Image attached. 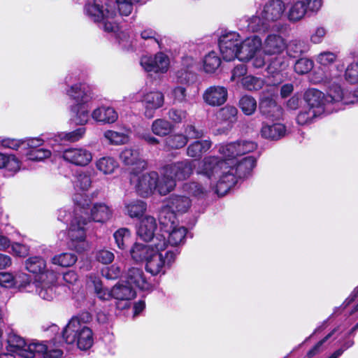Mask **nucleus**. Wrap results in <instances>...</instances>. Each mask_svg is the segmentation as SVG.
Returning <instances> with one entry per match:
<instances>
[{
  "label": "nucleus",
  "mask_w": 358,
  "mask_h": 358,
  "mask_svg": "<svg viewBox=\"0 0 358 358\" xmlns=\"http://www.w3.org/2000/svg\"><path fill=\"white\" fill-rule=\"evenodd\" d=\"M241 84L243 88L246 90L257 91L263 87L264 81L260 78L248 75L241 78Z\"/></svg>",
  "instance_id": "nucleus-50"
},
{
  "label": "nucleus",
  "mask_w": 358,
  "mask_h": 358,
  "mask_svg": "<svg viewBox=\"0 0 358 358\" xmlns=\"http://www.w3.org/2000/svg\"><path fill=\"white\" fill-rule=\"evenodd\" d=\"M196 173L203 177L201 182L191 181L182 186V192L196 199L205 198L209 192L215 190L217 194L222 192L223 185L220 182L219 157L215 156L205 157L198 162Z\"/></svg>",
  "instance_id": "nucleus-4"
},
{
  "label": "nucleus",
  "mask_w": 358,
  "mask_h": 358,
  "mask_svg": "<svg viewBox=\"0 0 358 358\" xmlns=\"http://www.w3.org/2000/svg\"><path fill=\"white\" fill-rule=\"evenodd\" d=\"M86 132L85 127H79L70 132H61L55 136V142L61 141H66L71 143H75L83 138Z\"/></svg>",
  "instance_id": "nucleus-43"
},
{
  "label": "nucleus",
  "mask_w": 358,
  "mask_h": 358,
  "mask_svg": "<svg viewBox=\"0 0 358 358\" xmlns=\"http://www.w3.org/2000/svg\"><path fill=\"white\" fill-rule=\"evenodd\" d=\"M239 106L245 115H250L256 110L257 101L252 96L245 95L240 99Z\"/></svg>",
  "instance_id": "nucleus-54"
},
{
  "label": "nucleus",
  "mask_w": 358,
  "mask_h": 358,
  "mask_svg": "<svg viewBox=\"0 0 358 358\" xmlns=\"http://www.w3.org/2000/svg\"><path fill=\"white\" fill-rule=\"evenodd\" d=\"M91 185L92 177L90 172L81 171L75 176L73 186L76 190L86 192L91 187Z\"/></svg>",
  "instance_id": "nucleus-44"
},
{
  "label": "nucleus",
  "mask_w": 358,
  "mask_h": 358,
  "mask_svg": "<svg viewBox=\"0 0 358 358\" xmlns=\"http://www.w3.org/2000/svg\"><path fill=\"white\" fill-rule=\"evenodd\" d=\"M120 159L126 166H135L138 169L146 168V162L138 149L124 148L120 154Z\"/></svg>",
  "instance_id": "nucleus-25"
},
{
  "label": "nucleus",
  "mask_w": 358,
  "mask_h": 358,
  "mask_svg": "<svg viewBox=\"0 0 358 358\" xmlns=\"http://www.w3.org/2000/svg\"><path fill=\"white\" fill-rule=\"evenodd\" d=\"M104 138L113 145H122L129 142V136L124 133L107 130L103 133Z\"/></svg>",
  "instance_id": "nucleus-52"
},
{
  "label": "nucleus",
  "mask_w": 358,
  "mask_h": 358,
  "mask_svg": "<svg viewBox=\"0 0 358 358\" xmlns=\"http://www.w3.org/2000/svg\"><path fill=\"white\" fill-rule=\"evenodd\" d=\"M76 261L77 257L69 252L55 255L52 258V263L61 267H71L74 265Z\"/></svg>",
  "instance_id": "nucleus-51"
},
{
  "label": "nucleus",
  "mask_w": 358,
  "mask_h": 358,
  "mask_svg": "<svg viewBox=\"0 0 358 358\" xmlns=\"http://www.w3.org/2000/svg\"><path fill=\"white\" fill-rule=\"evenodd\" d=\"M303 99L306 103V106L320 115L324 113H329L336 110L329 107L324 94L318 90L308 89L306 91Z\"/></svg>",
  "instance_id": "nucleus-16"
},
{
  "label": "nucleus",
  "mask_w": 358,
  "mask_h": 358,
  "mask_svg": "<svg viewBox=\"0 0 358 358\" xmlns=\"http://www.w3.org/2000/svg\"><path fill=\"white\" fill-rule=\"evenodd\" d=\"M159 273V270H128L127 274L121 277V282L113 287V299L126 301L124 308L128 307V301L136 296L131 285L142 291L150 292L155 287V277Z\"/></svg>",
  "instance_id": "nucleus-6"
},
{
  "label": "nucleus",
  "mask_w": 358,
  "mask_h": 358,
  "mask_svg": "<svg viewBox=\"0 0 358 358\" xmlns=\"http://www.w3.org/2000/svg\"><path fill=\"white\" fill-rule=\"evenodd\" d=\"M187 136L182 134H171L165 139L166 146L171 150L182 148L187 145Z\"/></svg>",
  "instance_id": "nucleus-45"
},
{
  "label": "nucleus",
  "mask_w": 358,
  "mask_h": 358,
  "mask_svg": "<svg viewBox=\"0 0 358 358\" xmlns=\"http://www.w3.org/2000/svg\"><path fill=\"white\" fill-rule=\"evenodd\" d=\"M140 36L142 39L148 41L149 44L161 48V37L154 29L145 28L140 32Z\"/></svg>",
  "instance_id": "nucleus-55"
},
{
  "label": "nucleus",
  "mask_w": 358,
  "mask_h": 358,
  "mask_svg": "<svg viewBox=\"0 0 358 358\" xmlns=\"http://www.w3.org/2000/svg\"><path fill=\"white\" fill-rule=\"evenodd\" d=\"M286 133V128L284 124L274 123L269 124L264 123L261 129V135L263 138L270 140H278L283 137Z\"/></svg>",
  "instance_id": "nucleus-32"
},
{
  "label": "nucleus",
  "mask_w": 358,
  "mask_h": 358,
  "mask_svg": "<svg viewBox=\"0 0 358 358\" xmlns=\"http://www.w3.org/2000/svg\"><path fill=\"white\" fill-rule=\"evenodd\" d=\"M176 187V182L175 179L166 172V169L164 167L161 176H159L158 181L156 182L155 191L162 196H165L174 190Z\"/></svg>",
  "instance_id": "nucleus-30"
},
{
  "label": "nucleus",
  "mask_w": 358,
  "mask_h": 358,
  "mask_svg": "<svg viewBox=\"0 0 358 358\" xmlns=\"http://www.w3.org/2000/svg\"><path fill=\"white\" fill-rule=\"evenodd\" d=\"M261 112L270 117L279 119L282 115V110L272 99L265 98L259 103Z\"/></svg>",
  "instance_id": "nucleus-35"
},
{
  "label": "nucleus",
  "mask_w": 358,
  "mask_h": 358,
  "mask_svg": "<svg viewBox=\"0 0 358 358\" xmlns=\"http://www.w3.org/2000/svg\"><path fill=\"white\" fill-rule=\"evenodd\" d=\"M88 222L87 218L80 215L78 210H74V217L71 222L68 236L70 240V246L76 251L81 252L87 247L85 241V225Z\"/></svg>",
  "instance_id": "nucleus-13"
},
{
  "label": "nucleus",
  "mask_w": 358,
  "mask_h": 358,
  "mask_svg": "<svg viewBox=\"0 0 358 358\" xmlns=\"http://www.w3.org/2000/svg\"><path fill=\"white\" fill-rule=\"evenodd\" d=\"M141 101L144 107V115L147 118L154 117L155 111L163 106L164 96L159 91H153L143 94Z\"/></svg>",
  "instance_id": "nucleus-21"
},
{
  "label": "nucleus",
  "mask_w": 358,
  "mask_h": 358,
  "mask_svg": "<svg viewBox=\"0 0 358 358\" xmlns=\"http://www.w3.org/2000/svg\"><path fill=\"white\" fill-rule=\"evenodd\" d=\"M71 120L77 125L86 124L90 119V108L87 104L71 106Z\"/></svg>",
  "instance_id": "nucleus-34"
},
{
  "label": "nucleus",
  "mask_w": 358,
  "mask_h": 358,
  "mask_svg": "<svg viewBox=\"0 0 358 358\" xmlns=\"http://www.w3.org/2000/svg\"><path fill=\"white\" fill-rule=\"evenodd\" d=\"M166 248L164 234H156L150 245L134 243L130 250V254L136 263H145V268L171 267L176 258V250L164 252Z\"/></svg>",
  "instance_id": "nucleus-5"
},
{
  "label": "nucleus",
  "mask_w": 358,
  "mask_h": 358,
  "mask_svg": "<svg viewBox=\"0 0 358 358\" xmlns=\"http://www.w3.org/2000/svg\"><path fill=\"white\" fill-rule=\"evenodd\" d=\"M176 79L178 83L189 85L194 82L196 79V74L192 69H185V68H182L178 71L176 73Z\"/></svg>",
  "instance_id": "nucleus-57"
},
{
  "label": "nucleus",
  "mask_w": 358,
  "mask_h": 358,
  "mask_svg": "<svg viewBox=\"0 0 358 358\" xmlns=\"http://www.w3.org/2000/svg\"><path fill=\"white\" fill-rule=\"evenodd\" d=\"M192 206L190 199L184 195L172 194L167 199V204L162 210H166L176 217L177 214L187 213Z\"/></svg>",
  "instance_id": "nucleus-22"
},
{
  "label": "nucleus",
  "mask_w": 358,
  "mask_h": 358,
  "mask_svg": "<svg viewBox=\"0 0 358 358\" xmlns=\"http://www.w3.org/2000/svg\"><path fill=\"white\" fill-rule=\"evenodd\" d=\"M21 162L15 155L0 153V169L8 176H13L20 169Z\"/></svg>",
  "instance_id": "nucleus-31"
},
{
  "label": "nucleus",
  "mask_w": 358,
  "mask_h": 358,
  "mask_svg": "<svg viewBox=\"0 0 358 358\" xmlns=\"http://www.w3.org/2000/svg\"><path fill=\"white\" fill-rule=\"evenodd\" d=\"M0 143L3 148L12 150H17L22 146L26 150L25 156L31 161H43L52 155L51 150L43 147L45 140L41 138H31L26 140L7 138L2 139Z\"/></svg>",
  "instance_id": "nucleus-9"
},
{
  "label": "nucleus",
  "mask_w": 358,
  "mask_h": 358,
  "mask_svg": "<svg viewBox=\"0 0 358 358\" xmlns=\"http://www.w3.org/2000/svg\"><path fill=\"white\" fill-rule=\"evenodd\" d=\"M8 350L17 354L24 358H34L38 355L43 358H59L63 355L59 348L62 343L56 338L48 341V344L39 342L28 343L22 337L14 332L8 334L7 338Z\"/></svg>",
  "instance_id": "nucleus-7"
},
{
  "label": "nucleus",
  "mask_w": 358,
  "mask_h": 358,
  "mask_svg": "<svg viewBox=\"0 0 358 358\" xmlns=\"http://www.w3.org/2000/svg\"><path fill=\"white\" fill-rule=\"evenodd\" d=\"M169 117L176 123H180L187 117V112L184 110L171 108L169 110Z\"/></svg>",
  "instance_id": "nucleus-64"
},
{
  "label": "nucleus",
  "mask_w": 358,
  "mask_h": 358,
  "mask_svg": "<svg viewBox=\"0 0 358 358\" xmlns=\"http://www.w3.org/2000/svg\"><path fill=\"white\" fill-rule=\"evenodd\" d=\"M326 101L330 107L331 104L341 103L343 104H351L358 102V95L350 92H343L339 85H332L325 96Z\"/></svg>",
  "instance_id": "nucleus-20"
},
{
  "label": "nucleus",
  "mask_w": 358,
  "mask_h": 358,
  "mask_svg": "<svg viewBox=\"0 0 358 358\" xmlns=\"http://www.w3.org/2000/svg\"><path fill=\"white\" fill-rule=\"evenodd\" d=\"M337 56L335 53L325 51L317 55L315 60L320 66L329 68L336 60Z\"/></svg>",
  "instance_id": "nucleus-58"
},
{
  "label": "nucleus",
  "mask_w": 358,
  "mask_h": 358,
  "mask_svg": "<svg viewBox=\"0 0 358 358\" xmlns=\"http://www.w3.org/2000/svg\"><path fill=\"white\" fill-rule=\"evenodd\" d=\"M287 66L285 58L280 56L275 57L268 64L267 71L268 73L275 74L282 70Z\"/></svg>",
  "instance_id": "nucleus-60"
},
{
  "label": "nucleus",
  "mask_w": 358,
  "mask_h": 358,
  "mask_svg": "<svg viewBox=\"0 0 358 358\" xmlns=\"http://www.w3.org/2000/svg\"><path fill=\"white\" fill-rule=\"evenodd\" d=\"M173 124L164 119H157L152 124V132L159 136L168 135L173 129Z\"/></svg>",
  "instance_id": "nucleus-48"
},
{
  "label": "nucleus",
  "mask_w": 358,
  "mask_h": 358,
  "mask_svg": "<svg viewBox=\"0 0 358 358\" xmlns=\"http://www.w3.org/2000/svg\"><path fill=\"white\" fill-rule=\"evenodd\" d=\"M237 109L232 106H226L217 112V120L220 123H226L227 128H230L236 120Z\"/></svg>",
  "instance_id": "nucleus-40"
},
{
  "label": "nucleus",
  "mask_w": 358,
  "mask_h": 358,
  "mask_svg": "<svg viewBox=\"0 0 358 358\" xmlns=\"http://www.w3.org/2000/svg\"><path fill=\"white\" fill-rule=\"evenodd\" d=\"M147 209L146 203L139 199H134L124 202L125 213L131 218L140 217Z\"/></svg>",
  "instance_id": "nucleus-38"
},
{
  "label": "nucleus",
  "mask_w": 358,
  "mask_h": 358,
  "mask_svg": "<svg viewBox=\"0 0 358 358\" xmlns=\"http://www.w3.org/2000/svg\"><path fill=\"white\" fill-rule=\"evenodd\" d=\"M309 13L301 0H294L290 3L287 17L289 21L297 22Z\"/></svg>",
  "instance_id": "nucleus-39"
},
{
  "label": "nucleus",
  "mask_w": 358,
  "mask_h": 358,
  "mask_svg": "<svg viewBox=\"0 0 358 358\" xmlns=\"http://www.w3.org/2000/svg\"><path fill=\"white\" fill-rule=\"evenodd\" d=\"M221 59L217 53L211 51L205 55L203 59V68L206 73H214L220 66Z\"/></svg>",
  "instance_id": "nucleus-41"
},
{
  "label": "nucleus",
  "mask_w": 358,
  "mask_h": 358,
  "mask_svg": "<svg viewBox=\"0 0 358 358\" xmlns=\"http://www.w3.org/2000/svg\"><path fill=\"white\" fill-rule=\"evenodd\" d=\"M92 320V315L88 312H83L76 316L73 317L62 331V338L64 341L60 342L62 345L64 343L66 344L76 343L78 348L81 350L90 349L94 343V335L92 330L87 326V324Z\"/></svg>",
  "instance_id": "nucleus-8"
},
{
  "label": "nucleus",
  "mask_w": 358,
  "mask_h": 358,
  "mask_svg": "<svg viewBox=\"0 0 358 358\" xmlns=\"http://www.w3.org/2000/svg\"><path fill=\"white\" fill-rule=\"evenodd\" d=\"M285 5L281 0H271L268 1L262 11V17L270 22L280 20L285 13Z\"/></svg>",
  "instance_id": "nucleus-24"
},
{
  "label": "nucleus",
  "mask_w": 358,
  "mask_h": 358,
  "mask_svg": "<svg viewBox=\"0 0 358 358\" xmlns=\"http://www.w3.org/2000/svg\"><path fill=\"white\" fill-rule=\"evenodd\" d=\"M138 2L139 0H87L84 12L91 20L98 24L100 29L117 36L122 48L129 50L135 45L128 34L119 32L116 5L120 15L128 16L131 13L134 5Z\"/></svg>",
  "instance_id": "nucleus-2"
},
{
  "label": "nucleus",
  "mask_w": 358,
  "mask_h": 358,
  "mask_svg": "<svg viewBox=\"0 0 358 358\" xmlns=\"http://www.w3.org/2000/svg\"><path fill=\"white\" fill-rule=\"evenodd\" d=\"M345 77L346 80L350 83L358 82V62H352L348 66Z\"/></svg>",
  "instance_id": "nucleus-61"
},
{
  "label": "nucleus",
  "mask_w": 358,
  "mask_h": 358,
  "mask_svg": "<svg viewBox=\"0 0 358 358\" xmlns=\"http://www.w3.org/2000/svg\"><path fill=\"white\" fill-rule=\"evenodd\" d=\"M53 272L56 273L57 277V282H55V285H52L54 296H55V288L61 285L62 281L69 284H73L78 279V275L76 272V270H67L66 272L62 273V277H61V274L59 273L57 270H54ZM55 296H53V298Z\"/></svg>",
  "instance_id": "nucleus-49"
},
{
  "label": "nucleus",
  "mask_w": 358,
  "mask_h": 358,
  "mask_svg": "<svg viewBox=\"0 0 358 358\" xmlns=\"http://www.w3.org/2000/svg\"><path fill=\"white\" fill-rule=\"evenodd\" d=\"M75 208L87 218V222H106L112 217L113 210L105 203H95L89 209L90 199L85 194H76L73 197Z\"/></svg>",
  "instance_id": "nucleus-10"
},
{
  "label": "nucleus",
  "mask_w": 358,
  "mask_h": 358,
  "mask_svg": "<svg viewBox=\"0 0 358 358\" xmlns=\"http://www.w3.org/2000/svg\"><path fill=\"white\" fill-rule=\"evenodd\" d=\"M248 29L252 32L266 31L270 27V24L262 16H252L248 21Z\"/></svg>",
  "instance_id": "nucleus-46"
},
{
  "label": "nucleus",
  "mask_w": 358,
  "mask_h": 358,
  "mask_svg": "<svg viewBox=\"0 0 358 358\" xmlns=\"http://www.w3.org/2000/svg\"><path fill=\"white\" fill-rule=\"evenodd\" d=\"M141 64L148 73H165L169 69L170 59L164 52H159L153 57H143Z\"/></svg>",
  "instance_id": "nucleus-17"
},
{
  "label": "nucleus",
  "mask_w": 358,
  "mask_h": 358,
  "mask_svg": "<svg viewBox=\"0 0 358 358\" xmlns=\"http://www.w3.org/2000/svg\"><path fill=\"white\" fill-rule=\"evenodd\" d=\"M257 148L254 141L245 140L219 145L218 152L223 158H219L220 182L223 185L222 192H227L238 178L251 174L257 159L254 156H243L254 152Z\"/></svg>",
  "instance_id": "nucleus-1"
},
{
  "label": "nucleus",
  "mask_w": 358,
  "mask_h": 358,
  "mask_svg": "<svg viewBox=\"0 0 358 358\" xmlns=\"http://www.w3.org/2000/svg\"><path fill=\"white\" fill-rule=\"evenodd\" d=\"M327 33V30L325 27L320 26L315 27L310 34V41L315 44L321 43Z\"/></svg>",
  "instance_id": "nucleus-62"
},
{
  "label": "nucleus",
  "mask_w": 358,
  "mask_h": 358,
  "mask_svg": "<svg viewBox=\"0 0 358 358\" xmlns=\"http://www.w3.org/2000/svg\"><path fill=\"white\" fill-rule=\"evenodd\" d=\"M241 36L235 31L222 34L219 38V48L223 59L231 61L237 57L241 44Z\"/></svg>",
  "instance_id": "nucleus-15"
},
{
  "label": "nucleus",
  "mask_w": 358,
  "mask_h": 358,
  "mask_svg": "<svg viewBox=\"0 0 358 358\" xmlns=\"http://www.w3.org/2000/svg\"><path fill=\"white\" fill-rule=\"evenodd\" d=\"M313 68V62L308 58H301L294 64V71L298 74H306Z\"/></svg>",
  "instance_id": "nucleus-59"
},
{
  "label": "nucleus",
  "mask_w": 358,
  "mask_h": 358,
  "mask_svg": "<svg viewBox=\"0 0 358 358\" xmlns=\"http://www.w3.org/2000/svg\"><path fill=\"white\" fill-rule=\"evenodd\" d=\"M114 254L107 250H101L96 252V259L103 264H110L114 260Z\"/></svg>",
  "instance_id": "nucleus-63"
},
{
  "label": "nucleus",
  "mask_w": 358,
  "mask_h": 358,
  "mask_svg": "<svg viewBox=\"0 0 358 358\" xmlns=\"http://www.w3.org/2000/svg\"><path fill=\"white\" fill-rule=\"evenodd\" d=\"M157 229V222L154 217L150 215H145L143 217L137 228L138 236L144 241L152 242L156 234L154 236V232Z\"/></svg>",
  "instance_id": "nucleus-27"
},
{
  "label": "nucleus",
  "mask_w": 358,
  "mask_h": 358,
  "mask_svg": "<svg viewBox=\"0 0 358 358\" xmlns=\"http://www.w3.org/2000/svg\"><path fill=\"white\" fill-rule=\"evenodd\" d=\"M284 39L279 35H268L263 45L264 52L266 55H279L285 48Z\"/></svg>",
  "instance_id": "nucleus-29"
},
{
  "label": "nucleus",
  "mask_w": 358,
  "mask_h": 358,
  "mask_svg": "<svg viewBox=\"0 0 358 358\" xmlns=\"http://www.w3.org/2000/svg\"><path fill=\"white\" fill-rule=\"evenodd\" d=\"M159 233L164 234L167 245H178L185 241L187 229L178 224L176 217L166 210H161L159 215Z\"/></svg>",
  "instance_id": "nucleus-11"
},
{
  "label": "nucleus",
  "mask_w": 358,
  "mask_h": 358,
  "mask_svg": "<svg viewBox=\"0 0 358 358\" xmlns=\"http://www.w3.org/2000/svg\"><path fill=\"white\" fill-rule=\"evenodd\" d=\"M262 46V40L257 36L249 37L243 41L241 39L236 58L245 62L252 59L255 68H262L265 64V59L260 52Z\"/></svg>",
  "instance_id": "nucleus-12"
},
{
  "label": "nucleus",
  "mask_w": 358,
  "mask_h": 358,
  "mask_svg": "<svg viewBox=\"0 0 358 358\" xmlns=\"http://www.w3.org/2000/svg\"><path fill=\"white\" fill-rule=\"evenodd\" d=\"M212 145L210 140L196 141L190 143L187 148V155L192 158H200Z\"/></svg>",
  "instance_id": "nucleus-37"
},
{
  "label": "nucleus",
  "mask_w": 358,
  "mask_h": 358,
  "mask_svg": "<svg viewBox=\"0 0 358 358\" xmlns=\"http://www.w3.org/2000/svg\"><path fill=\"white\" fill-rule=\"evenodd\" d=\"M91 115L94 121L103 124L113 123L118 117L117 113L113 108L106 106L95 108Z\"/></svg>",
  "instance_id": "nucleus-28"
},
{
  "label": "nucleus",
  "mask_w": 358,
  "mask_h": 358,
  "mask_svg": "<svg viewBox=\"0 0 358 358\" xmlns=\"http://www.w3.org/2000/svg\"><path fill=\"white\" fill-rule=\"evenodd\" d=\"M89 287H93L97 297L102 301H109L113 298V288L108 290L103 287L102 282L99 276L90 275L87 281Z\"/></svg>",
  "instance_id": "nucleus-33"
},
{
  "label": "nucleus",
  "mask_w": 358,
  "mask_h": 358,
  "mask_svg": "<svg viewBox=\"0 0 358 358\" xmlns=\"http://www.w3.org/2000/svg\"><path fill=\"white\" fill-rule=\"evenodd\" d=\"M203 99L206 103L211 106H220L224 104L228 96L226 87L214 85L208 87L203 94Z\"/></svg>",
  "instance_id": "nucleus-23"
},
{
  "label": "nucleus",
  "mask_w": 358,
  "mask_h": 358,
  "mask_svg": "<svg viewBox=\"0 0 358 358\" xmlns=\"http://www.w3.org/2000/svg\"><path fill=\"white\" fill-rule=\"evenodd\" d=\"M334 71L331 69L327 71H324L323 69H319L312 74L311 81L315 84H330L331 83H334L341 76L340 73Z\"/></svg>",
  "instance_id": "nucleus-36"
},
{
  "label": "nucleus",
  "mask_w": 358,
  "mask_h": 358,
  "mask_svg": "<svg viewBox=\"0 0 358 358\" xmlns=\"http://www.w3.org/2000/svg\"><path fill=\"white\" fill-rule=\"evenodd\" d=\"M54 270H38L34 273V282L24 273H20L15 276L11 272H0V285L6 288L17 287L20 291L31 292L34 289L43 299L51 301L54 293L52 285L57 282V275Z\"/></svg>",
  "instance_id": "nucleus-3"
},
{
  "label": "nucleus",
  "mask_w": 358,
  "mask_h": 358,
  "mask_svg": "<svg viewBox=\"0 0 358 358\" xmlns=\"http://www.w3.org/2000/svg\"><path fill=\"white\" fill-rule=\"evenodd\" d=\"M340 327H337L334 328L330 333H329L324 338H323L321 341H320L312 349H310L308 353L307 356L309 358H311L320 353L323 350V345L330 339L338 331H341Z\"/></svg>",
  "instance_id": "nucleus-56"
},
{
  "label": "nucleus",
  "mask_w": 358,
  "mask_h": 358,
  "mask_svg": "<svg viewBox=\"0 0 358 358\" xmlns=\"http://www.w3.org/2000/svg\"><path fill=\"white\" fill-rule=\"evenodd\" d=\"M113 237L118 248L124 250L130 243L131 233L129 229L121 228L114 233Z\"/></svg>",
  "instance_id": "nucleus-53"
},
{
  "label": "nucleus",
  "mask_w": 358,
  "mask_h": 358,
  "mask_svg": "<svg viewBox=\"0 0 358 358\" xmlns=\"http://www.w3.org/2000/svg\"><path fill=\"white\" fill-rule=\"evenodd\" d=\"M62 158L78 166H85L92 160V153L83 147L70 148L64 150Z\"/></svg>",
  "instance_id": "nucleus-19"
},
{
  "label": "nucleus",
  "mask_w": 358,
  "mask_h": 358,
  "mask_svg": "<svg viewBox=\"0 0 358 358\" xmlns=\"http://www.w3.org/2000/svg\"><path fill=\"white\" fill-rule=\"evenodd\" d=\"M158 179L159 174L155 171L142 174L132 172L130 182L138 195L142 197H148L155 192Z\"/></svg>",
  "instance_id": "nucleus-14"
},
{
  "label": "nucleus",
  "mask_w": 358,
  "mask_h": 358,
  "mask_svg": "<svg viewBox=\"0 0 358 358\" xmlns=\"http://www.w3.org/2000/svg\"><path fill=\"white\" fill-rule=\"evenodd\" d=\"M96 167L103 174H111L118 167V163L112 157H103L96 162Z\"/></svg>",
  "instance_id": "nucleus-42"
},
{
  "label": "nucleus",
  "mask_w": 358,
  "mask_h": 358,
  "mask_svg": "<svg viewBox=\"0 0 358 358\" xmlns=\"http://www.w3.org/2000/svg\"><path fill=\"white\" fill-rule=\"evenodd\" d=\"M318 116H320V115L304 106L300 109L296 120L299 125H308L311 124Z\"/></svg>",
  "instance_id": "nucleus-47"
},
{
  "label": "nucleus",
  "mask_w": 358,
  "mask_h": 358,
  "mask_svg": "<svg viewBox=\"0 0 358 358\" xmlns=\"http://www.w3.org/2000/svg\"><path fill=\"white\" fill-rule=\"evenodd\" d=\"M68 96L75 101L74 105H84L92 99L90 90L85 84L73 85L66 90Z\"/></svg>",
  "instance_id": "nucleus-26"
},
{
  "label": "nucleus",
  "mask_w": 358,
  "mask_h": 358,
  "mask_svg": "<svg viewBox=\"0 0 358 358\" xmlns=\"http://www.w3.org/2000/svg\"><path fill=\"white\" fill-rule=\"evenodd\" d=\"M164 168L176 182L189 178L193 174L196 165L194 161L186 159L167 164Z\"/></svg>",
  "instance_id": "nucleus-18"
}]
</instances>
